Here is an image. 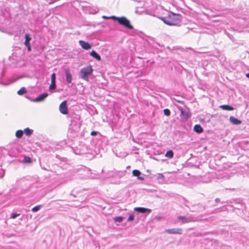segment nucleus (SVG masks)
Segmentation results:
<instances>
[{
  "label": "nucleus",
  "mask_w": 249,
  "mask_h": 249,
  "mask_svg": "<svg viewBox=\"0 0 249 249\" xmlns=\"http://www.w3.org/2000/svg\"><path fill=\"white\" fill-rule=\"evenodd\" d=\"M168 16L166 17H159L165 24L169 26H180L182 21V16L180 14H177L172 11H168Z\"/></svg>",
  "instance_id": "1"
},
{
  "label": "nucleus",
  "mask_w": 249,
  "mask_h": 249,
  "mask_svg": "<svg viewBox=\"0 0 249 249\" xmlns=\"http://www.w3.org/2000/svg\"><path fill=\"white\" fill-rule=\"evenodd\" d=\"M68 118H70L71 124L69 128V132L71 131V133L72 131L74 132V136H77V132L79 131L80 128V124L79 123V120L80 117L79 115L75 113L69 114Z\"/></svg>",
  "instance_id": "2"
},
{
  "label": "nucleus",
  "mask_w": 249,
  "mask_h": 249,
  "mask_svg": "<svg viewBox=\"0 0 249 249\" xmlns=\"http://www.w3.org/2000/svg\"><path fill=\"white\" fill-rule=\"evenodd\" d=\"M149 173L148 175H145V176L149 179L150 181L158 180V183L160 184H163L165 182V178L162 173H158L157 174H152L149 170H147Z\"/></svg>",
  "instance_id": "3"
},
{
  "label": "nucleus",
  "mask_w": 249,
  "mask_h": 249,
  "mask_svg": "<svg viewBox=\"0 0 249 249\" xmlns=\"http://www.w3.org/2000/svg\"><path fill=\"white\" fill-rule=\"evenodd\" d=\"M150 51L151 45L150 42L146 38L141 36V55L143 56V57L141 56V59L146 58V56H144V52L146 53H150Z\"/></svg>",
  "instance_id": "4"
},
{
  "label": "nucleus",
  "mask_w": 249,
  "mask_h": 249,
  "mask_svg": "<svg viewBox=\"0 0 249 249\" xmlns=\"http://www.w3.org/2000/svg\"><path fill=\"white\" fill-rule=\"evenodd\" d=\"M93 69L91 65L82 68L79 71V77L86 81L89 80V76L92 73Z\"/></svg>",
  "instance_id": "5"
},
{
  "label": "nucleus",
  "mask_w": 249,
  "mask_h": 249,
  "mask_svg": "<svg viewBox=\"0 0 249 249\" xmlns=\"http://www.w3.org/2000/svg\"><path fill=\"white\" fill-rule=\"evenodd\" d=\"M73 152L76 155H83L89 153L88 146L84 143L80 142L78 146L71 147Z\"/></svg>",
  "instance_id": "6"
},
{
  "label": "nucleus",
  "mask_w": 249,
  "mask_h": 249,
  "mask_svg": "<svg viewBox=\"0 0 249 249\" xmlns=\"http://www.w3.org/2000/svg\"><path fill=\"white\" fill-rule=\"evenodd\" d=\"M201 216H194L190 215L188 217H185V216H178V219L182 220V223H187L190 222H199L201 221Z\"/></svg>",
  "instance_id": "7"
},
{
  "label": "nucleus",
  "mask_w": 249,
  "mask_h": 249,
  "mask_svg": "<svg viewBox=\"0 0 249 249\" xmlns=\"http://www.w3.org/2000/svg\"><path fill=\"white\" fill-rule=\"evenodd\" d=\"M118 23L128 29L132 30L133 29V27L130 24V21L125 17H120L118 18Z\"/></svg>",
  "instance_id": "8"
},
{
  "label": "nucleus",
  "mask_w": 249,
  "mask_h": 249,
  "mask_svg": "<svg viewBox=\"0 0 249 249\" xmlns=\"http://www.w3.org/2000/svg\"><path fill=\"white\" fill-rule=\"evenodd\" d=\"M75 170H76L77 172H79L81 174H83V173H86V174L85 175V176H86V178H89V174L90 172V170L89 168L86 167V166L83 165L78 166V167L75 169Z\"/></svg>",
  "instance_id": "9"
},
{
  "label": "nucleus",
  "mask_w": 249,
  "mask_h": 249,
  "mask_svg": "<svg viewBox=\"0 0 249 249\" xmlns=\"http://www.w3.org/2000/svg\"><path fill=\"white\" fill-rule=\"evenodd\" d=\"M164 233L168 234H182V230L181 228L167 229L164 231Z\"/></svg>",
  "instance_id": "10"
},
{
  "label": "nucleus",
  "mask_w": 249,
  "mask_h": 249,
  "mask_svg": "<svg viewBox=\"0 0 249 249\" xmlns=\"http://www.w3.org/2000/svg\"><path fill=\"white\" fill-rule=\"evenodd\" d=\"M59 111L63 114H68V109L66 101H63L59 106Z\"/></svg>",
  "instance_id": "11"
},
{
  "label": "nucleus",
  "mask_w": 249,
  "mask_h": 249,
  "mask_svg": "<svg viewBox=\"0 0 249 249\" xmlns=\"http://www.w3.org/2000/svg\"><path fill=\"white\" fill-rule=\"evenodd\" d=\"M25 41L24 45L27 48V50L28 52L31 51V46L30 44V41L32 39L30 35L29 34H26L25 35Z\"/></svg>",
  "instance_id": "12"
},
{
  "label": "nucleus",
  "mask_w": 249,
  "mask_h": 249,
  "mask_svg": "<svg viewBox=\"0 0 249 249\" xmlns=\"http://www.w3.org/2000/svg\"><path fill=\"white\" fill-rule=\"evenodd\" d=\"M51 84L49 86V89L51 90H54L56 89V74L53 73L51 76Z\"/></svg>",
  "instance_id": "13"
},
{
  "label": "nucleus",
  "mask_w": 249,
  "mask_h": 249,
  "mask_svg": "<svg viewBox=\"0 0 249 249\" xmlns=\"http://www.w3.org/2000/svg\"><path fill=\"white\" fill-rule=\"evenodd\" d=\"M180 110L181 118L184 121L188 120L192 115L190 112H187L183 109H180Z\"/></svg>",
  "instance_id": "14"
},
{
  "label": "nucleus",
  "mask_w": 249,
  "mask_h": 249,
  "mask_svg": "<svg viewBox=\"0 0 249 249\" xmlns=\"http://www.w3.org/2000/svg\"><path fill=\"white\" fill-rule=\"evenodd\" d=\"M65 75L67 83L68 84L71 83V81L72 80V74H71L69 69H66L65 70Z\"/></svg>",
  "instance_id": "15"
},
{
  "label": "nucleus",
  "mask_w": 249,
  "mask_h": 249,
  "mask_svg": "<svg viewBox=\"0 0 249 249\" xmlns=\"http://www.w3.org/2000/svg\"><path fill=\"white\" fill-rule=\"evenodd\" d=\"M48 96V94L46 92H43L39 94L34 100L36 102H40L43 101Z\"/></svg>",
  "instance_id": "16"
},
{
  "label": "nucleus",
  "mask_w": 249,
  "mask_h": 249,
  "mask_svg": "<svg viewBox=\"0 0 249 249\" xmlns=\"http://www.w3.org/2000/svg\"><path fill=\"white\" fill-rule=\"evenodd\" d=\"M79 44L83 49L86 50H88L91 48V45L89 42L83 40H79Z\"/></svg>",
  "instance_id": "17"
},
{
  "label": "nucleus",
  "mask_w": 249,
  "mask_h": 249,
  "mask_svg": "<svg viewBox=\"0 0 249 249\" xmlns=\"http://www.w3.org/2000/svg\"><path fill=\"white\" fill-rule=\"evenodd\" d=\"M193 131L197 134H201L203 132L204 129L199 124H195L193 127Z\"/></svg>",
  "instance_id": "18"
},
{
  "label": "nucleus",
  "mask_w": 249,
  "mask_h": 249,
  "mask_svg": "<svg viewBox=\"0 0 249 249\" xmlns=\"http://www.w3.org/2000/svg\"><path fill=\"white\" fill-rule=\"evenodd\" d=\"M229 120L230 122L234 125H239L242 123L241 120L232 116H230Z\"/></svg>",
  "instance_id": "19"
},
{
  "label": "nucleus",
  "mask_w": 249,
  "mask_h": 249,
  "mask_svg": "<svg viewBox=\"0 0 249 249\" xmlns=\"http://www.w3.org/2000/svg\"><path fill=\"white\" fill-rule=\"evenodd\" d=\"M90 55L91 56L94 58H95L97 61L101 60V56L94 50H92L90 53Z\"/></svg>",
  "instance_id": "20"
},
{
  "label": "nucleus",
  "mask_w": 249,
  "mask_h": 249,
  "mask_svg": "<svg viewBox=\"0 0 249 249\" xmlns=\"http://www.w3.org/2000/svg\"><path fill=\"white\" fill-rule=\"evenodd\" d=\"M219 107L223 110L232 111L234 109V108L230 105H222L219 106Z\"/></svg>",
  "instance_id": "21"
},
{
  "label": "nucleus",
  "mask_w": 249,
  "mask_h": 249,
  "mask_svg": "<svg viewBox=\"0 0 249 249\" xmlns=\"http://www.w3.org/2000/svg\"><path fill=\"white\" fill-rule=\"evenodd\" d=\"M152 212L151 209L141 207V214H145L144 218L147 214H149Z\"/></svg>",
  "instance_id": "22"
},
{
  "label": "nucleus",
  "mask_w": 249,
  "mask_h": 249,
  "mask_svg": "<svg viewBox=\"0 0 249 249\" xmlns=\"http://www.w3.org/2000/svg\"><path fill=\"white\" fill-rule=\"evenodd\" d=\"M174 152L172 150H168L166 151L164 156L169 159H172L174 157Z\"/></svg>",
  "instance_id": "23"
},
{
  "label": "nucleus",
  "mask_w": 249,
  "mask_h": 249,
  "mask_svg": "<svg viewBox=\"0 0 249 249\" xmlns=\"http://www.w3.org/2000/svg\"><path fill=\"white\" fill-rule=\"evenodd\" d=\"M25 133L26 136H31L33 133V130L29 128V127H27L24 129L23 133Z\"/></svg>",
  "instance_id": "24"
},
{
  "label": "nucleus",
  "mask_w": 249,
  "mask_h": 249,
  "mask_svg": "<svg viewBox=\"0 0 249 249\" xmlns=\"http://www.w3.org/2000/svg\"><path fill=\"white\" fill-rule=\"evenodd\" d=\"M133 176L137 177L138 179H140V171L138 170H134L132 171Z\"/></svg>",
  "instance_id": "25"
},
{
  "label": "nucleus",
  "mask_w": 249,
  "mask_h": 249,
  "mask_svg": "<svg viewBox=\"0 0 249 249\" xmlns=\"http://www.w3.org/2000/svg\"><path fill=\"white\" fill-rule=\"evenodd\" d=\"M27 90L25 88L22 87L19 90H18L17 93L19 95H22L26 93Z\"/></svg>",
  "instance_id": "26"
},
{
  "label": "nucleus",
  "mask_w": 249,
  "mask_h": 249,
  "mask_svg": "<svg viewBox=\"0 0 249 249\" xmlns=\"http://www.w3.org/2000/svg\"><path fill=\"white\" fill-rule=\"evenodd\" d=\"M4 74V66L2 63H0V79L3 76Z\"/></svg>",
  "instance_id": "27"
},
{
  "label": "nucleus",
  "mask_w": 249,
  "mask_h": 249,
  "mask_svg": "<svg viewBox=\"0 0 249 249\" xmlns=\"http://www.w3.org/2000/svg\"><path fill=\"white\" fill-rule=\"evenodd\" d=\"M23 135V131L18 130L16 133V136L18 138H21Z\"/></svg>",
  "instance_id": "28"
},
{
  "label": "nucleus",
  "mask_w": 249,
  "mask_h": 249,
  "mask_svg": "<svg viewBox=\"0 0 249 249\" xmlns=\"http://www.w3.org/2000/svg\"><path fill=\"white\" fill-rule=\"evenodd\" d=\"M113 220L115 222L121 223L123 220V217L122 216H116L113 218Z\"/></svg>",
  "instance_id": "29"
},
{
  "label": "nucleus",
  "mask_w": 249,
  "mask_h": 249,
  "mask_svg": "<svg viewBox=\"0 0 249 249\" xmlns=\"http://www.w3.org/2000/svg\"><path fill=\"white\" fill-rule=\"evenodd\" d=\"M163 112L164 115L166 116H169L171 115V111L168 108L164 109Z\"/></svg>",
  "instance_id": "30"
},
{
  "label": "nucleus",
  "mask_w": 249,
  "mask_h": 249,
  "mask_svg": "<svg viewBox=\"0 0 249 249\" xmlns=\"http://www.w3.org/2000/svg\"><path fill=\"white\" fill-rule=\"evenodd\" d=\"M146 81L144 80L141 79V92L143 91V90H146V89H145L144 88H143L142 87H145Z\"/></svg>",
  "instance_id": "31"
},
{
  "label": "nucleus",
  "mask_w": 249,
  "mask_h": 249,
  "mask_svg": "<svg viewBox=\"0 0 249 249\" xmlns=\"http://www.w3.org/2000/svg\"><path fill=\"white\" fill-rule=\"evenodd\" d=\"M40 208L41 205L36 206L32 209V211L33 212H36L40 209Z\"/></svg>",
  "instance_id": "32"
},
{
  "label": "nucleus",
  "mask_w": 249,
  "mask_h": 249,
  "mask_svg": "<svg viewBox=\"0 0 249 249\" xmlns=\"http://www.w3.org/2000/svg\"><path fill=\"white\" fill-rule=\"evenodd\" d=\"M23 161L25 163H30L31 162V159L29 157L25 156L24 158Z\"/></svg>",
  "instance_id": "33"
},
{
  "label": "nucleus",
  "mask_w": 249,
  "mask_h": 249,
  "mask_svg": "<svg viewBox=\"0 0 249 249\" xmlns=\"http://www.w3.org/2000/svg\"><path fill=\"white\" fill-rule=\"evenodd\" d=\"M148 174H149V173H148L147 171H146V174H142L143 176H141V181L143 180H144V179H146V180H147L148 181H150L149 180V178H148L145 176V175H148Z\"/></svg>",
  "instance_id": "34"
},
{
  "label": "nucleus",
  "mask_w": 249,
  "mask_h": 249,
  "mask_svg": "<svg viewBox=\"0 0 249 249\" xmlns=\"http://www.w3.org/2000/svg\"><path fill=\"white\" fill-rule=\"evenodd\" d=\"M20 215V213H12L10 215V218L15 219Z\"/></svg>",
  "instance_id": "35"
},
{
  "label": "nucleus",
  "mask_w": 249,
  "mask_h": 249,
  "mask_svg": "<svg viewBox=\"0 0 249 249\" xmlns=\"http://www.w3.org/2000/svg\"><path fill=\"white\" fill-rule=\"evenodd\" d=\"M142 189L143 191H145L147 193H153V192L156 191V190H153V189H145V188H142Z\"/></svg>",
  "instance_id": "36"
},
{
  "label": "nucleus",
  "mask_w": 249,
  "mask_h": 249,
  "mask_svg": "<svg viewBox=\"0 0 249 249\" xmlns=\"http://www.w3.org/2000/svg\"><path fill=\"white\" fill-rule=\"evenodd\" d=\"M5 174V171L2 169H0V178H2Z\"/></svg>",
  "instance_id": "37"
},
{
  "label": "nucleus",
  "mask_w": 249,
  "mask_h": 249,
  "mask_svg": "<svg viewBox=\"0 0 249 249\" xmlns=\"http://www.w3.org/2000/svg\"><path fill=\"white\" fill-rule=\"evenodd\" d=\"M120 17H116L115 16H110V17H109L108 18L109 19H113L114 20H116L117 22L118 21V18H119Z\"/></svg>",
  "instance_id": "38"
},
{
  "label": "nucleus",
  "mask_w": 249,
  "mask_h": 249,
  "mask_svg": "<svg viewBox=\"0 0 249 249\" xmlns=\"http://www.w3.org/2000/svg\"><path fill=\"white\" fill-rule=\"evenodd\" d=\"M132 154H139V149H133L131 151Z\"/></svg>",
  "instance_id": "39"
},
{
  "label": "nucleus",
  "mask_w": 249,
  "mask_h": 249,
  "mask_svg": "<svg viewBox=\"0 0 249 249\" xmlns=\"http://www.w3.org/2000/svg\"><path fill=\"white\" fill-rule=\"evenodd\" d=\"M98 134L100 135V133L96 131H92L91 132V133H90V135L93 136H96Z\"/></svg>",
  "instance_id": "40"
},
{
  "label": "nucleus",
  "mask_w": 249,
  "mask_h": 249,
  "mask_svg": "<svg viewBox=\"0 0 249 249\" xmlns=\"http://www.w3.org/2000/svg\"><path fill=\"white\" fill-rule=\"evenodd\" d=\"M182 200L185 203V206L187 207H188L189 208V206L187 204V203H189V201L188 200H187L185 197H182Z\"/></svg>",
  "instance_id": "41"
},
{
  "label": "nucleus",
  "mask_w": 249,
  "mask_h": 249,
  "mask_svg": "<svg viewBox=\"0 0 249 249\" xmlns=\"http://www.w3.org/2000/svg\"><path fill=\"white\" fill-rule=\"evenodd\" d=\"M134 216L133 214H130L127 219V221L130 222L133 220Z\"/></svg>",
  "instance_id": "42"
},
{
  "label": "nucleus",
  "mask_w": 249,
  "mask_h": 249,
  "mask_svg": "<svg viewBox=\"0 0 249 249\" xmlns=\"http://www.w3.org/2000/svg\"><path fill=\"white\" fill-rule=\"evenodd\" d=\"M148 11L147 10H144L143 11H141V14H142L143 13H145L146 14H149L150 15H152V14H149ZM153 16H154V15H153Z\"/></svg>",
  "instance_id": "43"
},
{
  "label": "nucleus",
  "mask_w": 249,
  "mask_h": 249,
  "mask_svg": "<svg viewBox=\"0 0 249 249\" xmlns=\"http://www.w3.org/2000/svg\"><path fill=\"white\" fill-rule=\"evenodd\" d=\"M155 219L159 221L160 220V219H164V217H162V216H156L155 217Z\"/></svg>",
  "instance_id": "44"
},
{
  "label": "nucleus",
  "mask_w": 249,
  "mask_h": 249,
  "mask_svg": "<svg viewBox=\"0 0 249 249\" xmlns=\"http://www.w3.org/2000/svg\"><path fill=\"white\" fill-rule=\"evenodd\" d=\"M40 166H41V167L42 169H44V170H49V169L48 168H47L46 167H45V166H43V165L41 164V163H40Z\"/></svg>",
  "instance_id": "45"
},
{
  "label": "nucleus",
  "mask_w": 249,
  "mask_h": 249,
  "mask_svg": "<svg viewBox=\"0 0 249 249\" xmlns=\"http://www.w3.org/2000/svg\"><path fill=\"white\" fill-rule=\"evenodd\" d=\"M197 205H200V207L202 208L203 210H205L206 208V206L205 205H202L200 204H198Z\"/></svg>",
  "instance_id": "46"
},
{
  "label": "nucleus",
  "mask_w": 249,
  "mask_h": 249,
  "mask_svg": "<svg viewBox=\"0 0 249 249\" xmlns=\"http://www.w3.org/2000/svg\"><path fill=\"white\" fill-rule=\"evenodd\" d=\"M134 210L137 212L140 213V207H136L134 208Z\"/></svg>",
  "instance_id": "47"
},
{
  "label": "nucleus",
  "mask_w": 249,
  "mask_h": 249,
  "mask_svg": "<svg viewBox=\"0 0 249 249\" xmlns=\"http://www.w3.org/2000/svg\"><path fill=\"white\" fill-rule=\"evenodd\" d=\"M215 232V231H208V232H206L204 233V235H208L209 234H211V233H213Z\"/></svg>",
  "instance_id": "48"
},
{
  "label": "nucleus",
  "mask_w": 249,
  "mask_h": 249,
  "mask_svg": "<svg viewBox=\"0 0 249 249\" xmlns=\"http://www.w3.org/2000/svg\"><path fill=\"white\" fill-rule=\"evenodd\" d=\"M150 157L151 158H152V159H153L155 160H158V161H159V160H159V159H158V157H152V156H150Z\"/></svg>",
  "instance_id": "49"
},
{
  "label": "nucleus",
  "mask_w": 249,
  "mask_h": 249,
  "mask_svg": "<svg viewBox=\"0 0 249 249\" xmlns=\"http://www.w3.org/2000/svg\"><path fill=\"white\" fill-rule=\"evenodd\" d=\"M150 157L151 158H152V159H153L155 160H158V161H159V160H159V159H158V157H152V156H150Z\"/></svg>",
  "instance_id": "50"
},
{
  "label": "nucleus",
  "mask_w": 249,
  "mask_h": 249,
  "mask_svg": "<svg viewBox=\"0 0 249 249\" xmlns=\"http://www.w3.org/2000/svg\"><path fill=\"white\" fill-rule=\"evenodd\" d=\"M214 201L216 203H218L220 202V199L219 198H216Z\"/></svg>",
  "instance_id": "51"
},
{
  "label": "nucleus",
  "mask_w": 249,
  "mask_h": 249,
  "mask_svg": "<svg viewBox=\"0 0 249 249\" xmlns=\"http://www.w3.org/2000/svg\"><path fill=\"white\" fill-rule=\"evenodd\" d=\"M108 18H109V17H107V16H103L102 17V18H103L104 19H109Z\"/></svg>",
  "instance_id": "52"
},
{
  "label": "nucleus",
  "mask_w": 249,
  "mask_h": 249,
  "mask_svg": "<svg viewBox=\"0 0 249 249\" xmlns=\"http://www.w3.org/2000/svg\"><path fill=\"white\" fill-rule=\"evenodd\" d=\"M126 172V171H124V172H121V176L124 175Z\"/></svg>",
  "instance_id": "53"
},
{
  "label": "nucleus",
  "mask_w": 249,
  "mask_h": 249,
  "mask_svg": "<svg viewBox=\"0 0 249 249\" xmlns=\"http://www.w3.org/2000/svg\"><path fill=\"white\" fill-rule=\"evenodd\" d=\"M246 76L247 78H248V79H249V73H247L246 74Z\"/></svg>",
  "instance_id": "54"
},
{
  "label": "nucleus",
  "mask_w": 249,
  "mask_h": 249,
  "mask_svg": "<svg viewBox=\"0 0 249 249\" xmlns=\"http://www.w3.org/2000/svg\"><path fill=\"white\" fill-rule=\"evenodd\" d=\"M145 152L146 153H147V154H148V155H149V152H148V150H145Z\"/></svg>",
  "instance_id": "55"
},
{
  "label": "nucleus",
  "mask_w": 249,
  "mask_h": 249,
  "mask_svg": "<svg viewBox=\"0 0 249 249\" xmlns=\"http://www.w3.org/2000/svg\"><path fill=\"white\" fill-rule=\"evenodd\" d=\"M130 166H127L126 167V168H127V169H128V168H130Z\"/></svg>",
  "instance_id": "56"
},
{
  "label": "nucleus",
  "mask_w": 249,
  "mask_h": 249,
  "mask_svg": "<svg viewBox=\"0 0 249 249\" xmlns=\"http://www.w3.org/2000/svg\"><path fill=\"white\" fill-rule=\"evenodd\" d=\"M200 122H204L203 119H201V120H200Z\"/></svg>",
  "instance_id": "57"
},
{
  "label": "nucleus",
  "mask_w": 249,
  "mask_h": 249,
  "mask_svg": "<svg viewBox=\"0 0 249 249\" xmlns=\"http://www.w3.org/2000/svg\"><path fill=\"white\" fill-rule=\"evenodd\" d=\"M196 205V204H193V205H192V206H195Z\"/></svg>",
  "instance_id": "58"
},
{
  "label": "nucleus",
  "mask_w": 249,
  "mask_h": 249,
  "mask_svg": "<svg viewBox=\"0 0 249 249\" xmlns=\"http://www.w3.org/2000/svg\"><path fill=\"white\" fill-rule=\"evenodd\" d=\"M145 133L146 132H141V134H142V133Z\"/></svg>",
  "instance_id": "59"
},
{
  "label": "nucleus",
  "mask_w": 249,
  "mask_h": 249,
  "mask_svg": "<svg viewBox=\"0 0 249 249\" xmlns=\"http://www.w3.org/2000/svg\"><path fill=\"white\" fill-rule=\"evenodd\" d=\"M141 35H142V34H143V33L141 31Z\"/></svg>",
  "instance_id": "60"
},
{
  "label": "nucleus",
  "mask_w": 249,
  "mask_h": 249,
  "mask_svg": "<svg viewBox=\"0 0 249 249\" xmlns=\"http://www.w3.org/2000/svg\"><path fill=\"white\" fill-rule=\"evenodd\" d=\"M136 13H138V10H136Z\"/></svg>",
  "instance_id": "61"
}]
</instances>
